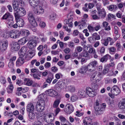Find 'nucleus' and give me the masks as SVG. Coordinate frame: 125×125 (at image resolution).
<instances>
[{
  "instance_id": "393cba45",
  "label": "nucleus",
  "mask_w": 125,
  "mask_h": 125,
  "mask_svg": "<svg viewBox=\"0 0 125 125\" xmlns=\"http://www.w3.org/2000/svg\"><path fill=\"white\" fill-rule=\"evenodd\" d=\"M86 20L84 19H82L81 20L78 22L79 26H81L82 27H84L86 26Z\"/></svg>"
},
{
  "instance_id": "58836bf2",
  "label": "nucleus",
  "mask_w": 125,
  "mask_h": 125,
  "mask_svg": "<svg viewBox=\"0 0 125 125\" xmlns=\"http://www.w3.org/2000/svg\"><path fill=\"white\" fill-rule=\"evenodd\" d=\"M29 21L30 22L33 26L34 27H36L37 26V23L35 19L33 20H31Z\"/></svg>"
},
{
  "instance_id": "79ce46f5",
  "label": "nucleus",
  "mask_w": 125,
  "mask_h": 125,
  "mask_svg": "<svg viewBox=\"0 0 125 125\" xmlns=\"http://www.w3.org/2000/svg\"><path fill=\"white\" fill-rule=\"evenodd\" d=\"M9 13H5L3 16L2 19H9V18L10 17V16H12Z\"/></svg>"
},
{
  "instance_id": "8fccbe9b",
  "label": "nucleus",
  "mask_w": 125,
  "mask_h": 125,
  "mask_svg": "<svg viewBox=\"0 0 125 125\" xmlns=\"http://www.w3.org/2000/svg\"><path fill=\"white\" fill-rule=\"evenodd\" d=\"M91 16L93 20H99L100 19L99 16L96 14H92Z\"/></svg>"
},
{
  "instance_id": "052dcab7",
  "label": "nucleus",
  "mask_w": 125,
  "mask_h": 125,
  "mask_svg": "<svg viewBox=\"0 0 125 125\" xmlns=\"http://www.w3.org/2000/svg\"><path fill=\"white\" fill-rule=\"evenodd\" d=\"M122 13L120 11H118L116 14V15L117 17L119 18H121L122 17Z\"/></svg>"
},
{
  "instance_id": "774afa93",
  "label": "nucleus",
  "mask_w": 125,
  "mask_h": 125,
  "mask_svg": "<svg viewBox=\"0 0 125 125\" xmlns=\"http://www.w3.org/2000/svg\"><path fill=\"white\" fill-rule=\"evenodd\" d=\"M59 119L62 123H63L66 121L65 118L62 116H61L59 117Z\"/></svg>"
},
{
  "instance_id": "de8ad7c7",
  "label": "nucleus",
  "mask_w": 125,
  "mask_h": 125,
  "mask_svg": "<svg viewBox=\"0 0 125 125\" xmlns=\"http://www.w3.org/2000/svg\"><path fill=\"white\" fill-rule=\"evenodd\" d=\"M68 46L71 48H73L74 47L75 45L74 43L72 42L71 41L68 43Z\"/></svg>"
},
{
  "instance_id": "423d86ee",
  "label": "nucleus",
  "mask_w": 125,
  "mask_h": 125,
  "mask_svg": "<svg viewBox=\"0 0 125 125\" xmlns=\"http://www.w3.org/2000/svg\"><path fill=\"white\" fill-rule=\"evenodd\" d=\"M34 13L37 15L42 14L44 12V10L42 7L40 5L34 7L33 9Z\"/></svg>"
},
{
  "instance_id": "f257e3e1",
  "label": "nucleus",
  "mask_w": 125,
  "mask_h": 125,
  "mask_svg": "<svg viewBox=\"0 0 125 125\" xmlns=\"http://www.w3.org/2000/svg\"><path fill=\"white\" fill-rule=\"evenodd\" d=\"M15 19L18 21L20 17L24 16L26 14L24 9L23 7H19L18 9L14 12Z\"/></svg>"
},
{
  "instance_id": "37998d69",
  "label": "nucleus",
  "mask_w": 125,
  "mask_h": 125,
  "mask_svg": "<svg viewBox=\"0 0 125 125\" xmlns=\"http://www.w3.org/2000/svg\"><path fill=\"white\" fill-rule=\"evenodd\" d=\"M92 36L94 37L95 40H99L100 39V36L97 33H95L93 34Z\"/></svg>"
},
{
  "instance_id": "5fc2aeb1",
  "label": "nucleus",
  "mask_w": 125,
  "mask_h": 125,
  "mask_svg": "<svg viewBox=\"0 0 125 125\" xmlns=\"http://www.w3.org/2000/svg\"><path fill=\"white\" fill-rule=\"evenodd\" d=\"M56 17V14L54 13H52L50 15V18L51 20L54 19Z\"/></svg>"
},
{
  "instance_id": "bf43d9fd",
  "label": "nucleus",
  "mask_w": 125,
  "mask_h": 125,
  "mask_svg": "<svg viewBox=\"0 0 125 125\" xmlns=\"http://www.w3.org/2000/svg\"><path fill=\"white\" fill-rule=\"evenodd\" d=\"M14 63L13 62H9L8 64V66L9 68L12 69L13 68L14 66Z\"/></svg>"
},
{
  "instance_id": "2eb2a0df",
  "label": "nucleus",
  "mask_w": 125,
  "mask_h": 125,
  "mask_svg": "<svg viewBox=\"0 0 125 125\" xmlns=\"http://www.w3.org/2000/svg\"><path fill=\"white\" fill-rule=\"evenodd\" d=\"M47 94L51 97H54L58 94V93L52 89L48 90L47 91Z\"/></svg>"
},
{
  "instance_id": "72a5a7b5",
  "label": "nucleus",
  "mask_w": 125,
  "mask_h": 125,
  "mask_svg": "<svg viewBox=\"0 0 125 125\" xmlns=\"http://www.w3.org/2000/svg\"><path fill=\"white\" fill-rule=\"evenodd\" d=\"M88 47L89 48V49L88 51V52L91 54H94L96 53L95 49L93 47L91 46V47H90V45H88Z\"/></svg>"
},
{
  "instance_id": "2f4dec72",
  "label": "nucleus",
  "mask_w": 125,
  "mask_h": 125,
  "mask_svg": "<svg viewBox=\"0 0 125 125\" xmlns=\"http://www.w3.org/2000/svg\"><path fill=\"white\" fill-rule=\"evenodd\" d=\"M8 42L7 41L4 42V43L2 44L1 47L2 51H5L6 49L8 47Z\"/></svg>"
},
{
  "instance_id": "c03bdc74",
  "label": "nucleus",
  "mask_w": 125,
  "mask_h": 125,
  "mask_svg": "<svg viewBox=\"0 0 125 125\" xmlns=\"http://www.w3.org/2000/svg\"><path fill=\"white\" fill-rule=\"evenodd\" d=\"M114 33L115 34H116L117 35H118L119 31V29L118 27L116 26H115L114 27Z\"/></svg>"
},
{
  "instance_id": "c85d7f7f",
  "label": "nucleus",
  "mask_w": 125,
  "mask_h": 125,
  "mask_svg": "<svg viewBox=\"0 0 125 125\" xmlns=\"http://www.w3.org/2000/svg\"><path fill=\"white\" fill-rule=\"evenodd\" d=\"M27 48L25 46H23L21 49L20 50L21 53V54L22 55L21 57H23L25 55V53L27 51Z\"/></svg>"
},
{
  "instance_id": "473e14b6",
  "label": "nucleus",
  "mask_w": 125,
  "mask_h": 125,
  "mask_svg": "<svg viewBox=\"0 0 125 125\" xmlns=\"http://www.w3.org/2000/svg\"><path fill=\"white\" fill-rule=\"evenodd\" d=\"M24 81L26 82V85L29 86H31L33 83L32 80H30L29 79L25 78Z\"/></svg>"
},
{
  "instance_id": "e2e57ef3",
  "label": "nucleus",
  "mask_w": 125,
  "mask_h": 125,
  "mask_svg": "<svg viewBox=\"0 0 125 125\" xmlns=\"http://www.w3.org/2000/svg\"><path fill=\"white\" fill-rule=\"evenodd\" d=\"M103 57L106 61L108 59H110L111 58V56L108 54H107Z\"/></svg>"
},
{
  "instance_id": "864d4df0",
  "label": "nucleus",
  "mask_w": 125,
  "mask_h": 125,
  "mask_svg": "<svg viewBox=\"0 0 125 125\" xmlns=\"http://www.w3.org/2000/svg\"><path fill=\"white\" fill-rule=\"evenodd\" d=\"M8 88L10 90L11 92H9V91H8L7 92L8 93H11L12 92V90L13 89V85L11 84H11H10Z\"/></svg>"
},
{
  "instance_id": "aec40b11",
  "label": "nucleus",
  "mask_w": 125,
  "mask_h": 125,
  "mask_svg": "<svg viewBox=\"0 0 125 125\" xmlns=\"http://www.w3.org/2000/svg\"><path fill=\"white\" fill-rule=\"evenodd\" d=\"M65 107H67V112L68 114H70L73 111L74 108L72 104H67L66 105Z\"/></svg>"
},
{
  "instance_id": "6e6552de",
  "label": "nucleus",
  "mask_w": 125,
  "mask_h": 125,
  "mask_svg": "<svg viewBox=\"0 0 125 125\" xmlns=\"http://www.w3.org/2000/svg\"><path fill=\"white\" fill-rule=\"evenodd\" d=\"M87 92V95L91 97H93L96 95V93L95 92L94 90L89 87H87L86 88Z\"/></svg>"
},
{
  "instance_id": "412c9836",
  "label": "nucleus",
  "mask_w": 125,
  "mask_h": 125,
  "mask_svg": "<svg viewBox=\"0 0 125 125\" xmlns=\"http://www.w3.org/2000/svg\"><path fill=\"white\" fill-rule=\"evenodd\" d=\"M78 95L79 96L83 98H84L87 96V92L86 91L83 90H80L78 92Z\"/></svg>"
},
{
  "instance_id": "39448f33",
  "label": "nucleus",
  "mask_w": 125,
  "mask_h": 125,
  "mask_svg": "<svg viewBox=\"0 0 125 125\" xmlns=\"http://www.w3.org/2000/svg\"><path fill=\"white\" fill-rule=\"evenodd\" d=\"M67 16L69 19L68 20H65L64 21V24H68L69 27H72L73 26L72 22L73 20V16L71 14L69 13L68 15Z\"/></svg>"
},
{
  "instance_id": "338daca9",
  "label": "nucleus",
  "mask_w": 125,
  "mask_h": 125,
  "mask_svg": "<svg viewBox=\"0 0 125 125\" xmlns=\"http://www.w3.org/2000/svg\"><path fill=\"white\" fill-rule=\"evenodd\" d=\"M39 25L41 27L44 28L45 26V23L43 21H42L40 22L39 24Z\"/></svg>"
},
{
  "instance_id": "5701e85b",
  "label": "nucleus",
  "mask_w": 125,
  "mask_h": 125,
  "mask_svg": "<svg viewBox=\"0 0 125 125\" xmlns=\"http://www.w3.org/2000/svg\"><path fill=\"white\" fill-rule=\"evenodd\" d=\"M19 32L20 34L25 36H28L30 34L29 31L25 29L21 30Z\"/></svg>"
},
{
  "instance_id": "a878e982",
  "label": "nucleus",
  "mask_w": 125,
  "mask_h": 125,
  "mask_svg": "<svg viewBox=\"0 0 125 125\" xmlns=\"http://www.w3.org/2000/svg\"><path fill=\"white\" fill-rule=\"evenodd\" d=\"M34 112H29L28 114V117L29 121L33 120L35 117V114Z\"/></svg>"
},
{
  "instance_id": "bb28decb",
  "label": "nucleus",
  "mask_w": 125,
  "mask_h": 125,
  "mask_svg": "<svg viewBox=\"0 0 125 125\" xmlns=\"http://www.w3.org/2000/svg\"><path fill=\"white\" fill-rule=\"evenodd\" d=\"M39 103L40 104H45L44 100V97L43 94H40L39 96Z\"/></svg>"
},
{
  "instance_id": "69168bd1",
  "label": "nucleus",
  "mask_w": 125,
  "mask_h": 125,
  "mask_svg": "<svg viewBox=\"0 0 125 125\" xmlns=\"http://www.w3.org/2000/svg\"><path fill=\"white\" fill-rule=\"evenodd\" d=\"M116 46L117 47V50L118 51H120V49H121V46L120 44L119 43H117Z\"/></svg>"
},
{
  "instance_id": "c9c22d12",
  "label": "nucleus",
  "mask_w": 125,
  "mask_h": 125,
  "mask_svg": "<svg viewBox=\"0 0 125 125\" xmlns=\"http://www.w3.org/2000/svg\"><path fill=\"white\" fill-rule=\"evenodd\" d=\"M28 18L29 21L33 20L34 19L33 14L31 12H29L28 14Z\"/></svg>"
},
{
  "instance_id": "f704fd0d",
  "label": "nucleus",
  "mask_w": 125,
  "mask_h": 125,
  "mask_svg": "<svg viewBox=\"0 0 125 125\" xmlns=\"http://www.w3.org/2000/svg\"><path fill=\"white\" fill-rule=\"evenodd\" d=\"M27 41L25 37L21 39L18 41V43L21 44L23 45Z\"/></svg>"
},
{
  "instance_id": "3c124183",
  "label": "nucleus",
  "mask_w": 125,
  "mask_h": 125,
  "mask_svg": "<svg viewBox=\"0 0 125 125\" xmlns=\"http://www.w3.org/2000/svg\"><path fill=\"white\" fill-rule=\"evenodd\" d=\"M77 99L78 98L77 96L73 95L71 97V100L73 102H74L76 101Z\"/></svg>"
},
{
  "instance_id": "49530a36",
  "label": "nucleus",
  "mask_w": 125,
  "mask_h": 125,
  "mask_svg": "<svg viewBox=\"0 0 125 125\" xmlns=\"http://www.w3.org/2000/svg\"><path fill=\"white\" fill-rule=\"evenodd\" d=\"M33 125H42V122L39 120L35 122Z\"/></svg>"
},
{
  "instance_id": "4d7b16f0",
  "label": "nucleus",
  "mask_w": 125,
  "mask_h": 125,
  "mask_svg": "<svg viewBox=\"0 0 125 125\" xmlns=\"http://www.w3.org/2000/svg\"><path fill=\"white\" fill-rule=\"evenodd\" d=\"M104 110V109L103 108H102L100 109L97 112V113H96V114H97V115H101L102 114L103 112V111Z\"/></svg>"
},
{
  "instance_id": "e433bc0d",
  "label": "nucleus",
  "mask_w": 125,
  "mask_h": 125,
  "mask_svg": "<svg viewBox=\"0 0 125 125\" xmlns=\"http://www.w3.org/2000/svg\"><path fill=\"white\" fill-rule=\"evenodd\" d=\"M60 100L58 99H57L54 102L53 105V107L54 108H57L58 107L60 103Z\"/></svg>"
},
{
  "instance_id": "0eeeda50",
  "label": "nucleus",
  "mask_w": 125,
  "mask_h": 125,
  "mask_svg": "<svg viewBox=\"0 0 125 125\" xmlns=\"http://www.w3.org/2000/svg\"><path fill=\"white\" fill-rule=\"evenodd\" d=\"M97 64V62L96 61H94L90 63L87 67L88 70L90 71L94 70L95 67Z\"/></svg>"
},
{
  "instance_id": "f8f14e48",
  "label": "nucleus",
  "mask_w": 125,
  "mask_h": 125,
  "mask_svg": "<svg viewBox=\"0 0 125 125\" xmlns=\"http://www.w3.org/2000/svg\"><path fill=\"white\" fill-rule=\"evenodd\" d=\"M45 106V104L38 103L36 105V109L37 111L41 112L43 110Z\"/></svg>"
},
{
  "instance_id": "dca6fc26",
  "label": "nucleus",
  "mask_w": 125,
  "mask_h": 125,
  "mask_svg": "<svg viewBox=\"0 0 125 125\" xmlns=\"http://www.w3.org/2000/svg\"><path fill=\"white\" fill-rule=\"evenodd\" d=\"M39 0H30L29 1V4L30 5L34 8L38 6L39 3Z\"/></svg>"
},
{
  "instance_id": "7ed1b4c3",
  "label": "nucleus",
  "mask_w": 125,
  "mask_h": 125,
  "mask_svg": "<svg viewBox=\"0 0 125 125\" xmlns=\"http://www.w3.org/2000/svg\"><path fill=\"white\" fill-rule=\"evenodd\" d=\"M8 34L11 38L16 39L19 37L20 32L18 31H17L15 30H13L10 31Z\"/></svg>"
},
{
  "instance_id": "4be33fe9",
  "label": "nucleus",
  "mask_w": 125,
  "mask_h": 125,
  "mask_svg": "<svg viewBox=\"0 0 125 125\" xmlns=\"http://www.w3.org/2000/svg\"><path fill=\"white\" fill-rule=\"evenodd\" d=\"M12 5L14 10V12L18 9L19 7H20L19 5V2L18 1L14 2L12 3Z\"/></svg>"
},
{
  "instance_id": "09e8293b",
  "label": "nucleus",
  "mask_w": 125,
  "mask_h": 125,
  "mask_svg": "<svg viewBox=\"0 0 125 125\" xmlns=\"http://www.w3.org/2000/svg\"><path fill=\"white\" fill-rule=\"evenodd\" d=\"M82 50V48L80 46H78L76 47L75 51H77L79 52H81Z\"/></svg>"
},
{
  "instance_id": "7c9ffc66",
  "label": "nucleus",
  "mask_w": 125,
  "mask_h": 125,
  "mask_svg": "<svg viewBox=\"0 0 125 125\" xmlns=\"http://www.w3.org/2000/svg\"><path fill=\"white\" fill-rule=\"evenodd\" d=\"M87 70V66H83L82 67L79 72L81 73H85Z\"/></svg>"
},
{
  "instance_id": "603ef678",
  "label": "nucleus",
  "mask_w": 125,
  "mask_h": 125,
  "mask_svg": "<svg viewBox=\"0 0 125 125\" xmlns=\"http://www.w3.org/2000/svg\"><path fill=\"white\" fill-rule=\"evenodd\" d=\"M108 70L109 69L105 65L104 66V69L103 72V74H105L108 72Z\"/></svg>"
},
{
  "instance_id": "6ab92c4d",
  "label": "nucleus",
  "mask_w": 125,
  "mask_h": 125,
  "mask_svg": "<svg viewBox=\"0 0 125 125\" xmlns=\"http://www.w3.org/2000/svg\"><path fill=\"white\" fill-rule=\"evenodd\" d=\"M118 106L119 108L122 109H125V98L122 99L119 103Z\"/></svg>"
},
{
  "instance_id": "9d476101",
  "label": "nucleus",
  "mask_w": 125,
  "mask_h": 125,
  "mask_svg": "<svg viewBox=\"0 0 125 125\" xmlns=\"http://www.w3.org/2000/svg\"><path fill=\"white\" fill-rule=\"evenodd\" d=\"M97 13L100 18L104 19L106 16V12L104 9H102L98 11Z\"/></svg>"
},
{
  "instance_id": "a211bd4d",
  "label": "nucleus",
  "mask_w": 125,
  "mask_h": 125,
  "mask_svg": "<svg viewBox=\"0 0 125 125\" xmlns=\"http://www.w3.org/2000/svg\"><path fill=\"white\" fill-rule=\"evenodd\" d=\"M112 40V39L109 37H107L106 39H104L101 40L102 43L105 46L108 45L109 42H110Z\"/></svg>"
},
{
  "instance_id": "ea45409f",
  "label": "nucleus",
  "mask_w": 125,
  "mask_h": 125,
  "mask_svg": "<svg viewBox=\"0 0 125 125\" xmlns=\"http://www.w3.org/2000/svg\"><path fill=\"white\" fill-rule=\"evenodd\" d=\"M109 9L111 11H115L117 9V7L116 5H111L109 7Z\"/></svg>"
},
{
  "instance_id": "f03ea898",
  "label": "nucleus",
  "mask_w": 125,
  "mask_h": 125,
  "mask_svg": "<svg viewBox=\"0 0 125 125\" xmlns=\"http://www.w3.org/2000/svg\"><path fill=\"white\" fill-rule=\"evenodd\" d=\"M38 42L37 37H34L33 39L30 40L28 42V47L29 48L32 49L35 47L37 43Z\"/></svg>"
},
{
  "instance_id": "6e6d98bb",
  "label": "nucleus",
  "mask_w": 125,
  "mask_h": 125,
  "mask_svg": "<svg viewBox=\"0 0 125 125\" xmlns=\"http://www.w3.org/2000/svg\"><path fill=\"white\" fill-rule=\"evenodd\" d=\"M41 40L42 42H45L47 40V38L44 37L43 35H41L40 37Z\"/></svg>"
},
{
  "instance_id": "c756f323",
  "label": "nucleus",
  "mask_w": 125,
  "mask_h": 125,
  "mask_svg": "<svg viewBox=\"0 0 125 125\" xmlns=\"http://www.w3.org/2000/svg\"><path fill=\"white\" fill-rule=\"evenodd\" d=\"M91 119L89 117H85L83 121L84 125H89L90 124Z\"/></svg>"
},
{
  "instance_id": "1a4fd4ad",
  "label": "nucleus",
  "mask_w": 125,
  "mask_h": 125,
  "mask_svg": "<svg viewBox=\"0 0 125 125\" xmlns=\"http://www.w3.org/2000/svg\"><path fill=\"white\" fill-rule=\"evenodd\" d=\"M102 78L101 73L99 72H95L91 76V79L95 78L96 80H100Z\"/></svg>"
},
{
  "instance_id": "b1692460",
  "label": "nucleus",
  "mask_w": 125,
  "mask_h": 125,
  "mask_svg": "<svg viewBox=\"0 0 125 125\" xmlns=\"http://www.w3.org/2000/svg\"><path fill=\"white\" fill-rule=\"evenodd\" d=\"M10 17L9 18V19L7 20V22L9 26L12 27V25L13 24L14 21L13 17L12 16H10Z\"/></svg>"
},
{
  "instance_id": "a19ab883",
  "label": "nucleus",
  "mask_w": 125,
  "mask_h": 125,
  "mask_svg": "<svg viewBox=\"0 0 125 125\" xmlns=\"http://www.w3.org/2000/svg\"><path fill=\"white\" fill-rule=\"evenodd\" d=\"M69 91L71 92H74L75 90V88L74 86H69L68 87Z\"/></svg>"
},
{
  "instance_id": "a18cd8bd",
  "label": "nucleus",
  "mask_w": 125,
  "mask_h": 125,
  "mask_svg": "<svg viewBox=\"0 0 125 125\" xmlns=\"http://www.w3.org/2000/svg\"><path fill=\"white\" fill-rule=\"evenodd\" d=\"M124 65L122 63H119L118 65L117 68L119 70H122L124 68Z\"/></svg>"
},
{
  "instance_id": "0e129e2a",
  "label": "nucleus",
  "mask_w": 125,
  "mask_h": 125,
  "mask_svg": "<svg viewBox=\"0 0 125 125\" xmlns=\"http://www.w3.org/2000/svg\"><path fill=\"white\" fill-rule=\"evenodd\" d=\"M115 65L114 62H111L110 63L108 64L107 65H106V66L108 67H113Z\"/></svg>"
},
{
  "instance_id": "4c0bfd02",
  "label": "nucleus",
  "mask_w": 125,
  "mask_h": 125,
  "mask_svg": "<svg viewBox=\"0 0 125 125\" xmlns=\"http://www.w3.org/2000/svg\"><path fill=\"white\" fill-rule=\"evenodd\" d=\"M89 42L91 43H94L95 41V39L94 36L89 37L88 38Z\"/></svg>"
},
{
  "instance_id": "4468645a",
  "label": "nucleus",
  "mask_w": 125,
  "mask_h": 125,
  "mask_svg": "<svg viewBox=\"0 0 125 125\" xmlns=\"http://www.w3.org/2000/svg\"><path fill=\"white\" fill-rule=\"evenodd\" d=\"M53 117L51 115L46 114L44 116V120L47 123H50L52 121Z\"/></svg>"
},
{
  "instance_id": "680f3d73",
  "label": "nucleus",
  "mask_w": 125,
  "mask_h": 125,
  "mask_svg": "<svg viewBox=\"0 0 125 125\" xmlns=\"http://www.w3.org/2000/svg\"><path fill=\"white\" fill-rule=\"evenodd\" d=\"M19 2V5L20 7H23L24 5V2L22 0H20L18 1Z\"/></svg>"
},
{
  "instance_id": "13d9d810",
  "label": "nucleus",
  "mask_w": 125,
  "mask_h": 125,
  "mask_svg": "<svg viewBox=\"0 0 125 125\" xmlns=\"http://www.w3.org/2000/svg\"><path fill=\"white\" fill-rule=\"evenodd\" d=\"M51 66V64L50 62H47L44 65V66L46 68H49Z\"/></svg>"
},
{
  "instance_id": "f3484780",
  "label": "nucleus",
  "mask_w": 125,
  "mask_h": 125,
  "mask_svg": "<svg viewBox=\"0 0 125 125\" xmlns=\"http://www.w3.org/2000/svg\"><path fill=\"white\" fill-rule=\"evenodd\" d=\"M24 62V59L21 57H19L17 60L16 62L17 67H19L22 65Z\"/></svg>"
},
{
  "instance_id": "cd10ccee",
  "label": "nucleus",
  "mask_w": 125,
  "mask_h": 125,
  "mask_svg": "<svg viewBox=\"0 0 125 125\" xmlns=\"http://www.w3.org/2000/svg\"><path fill=\"white\" fill-rule=\"evenodd\" d=\"M19 21H17V23L19 27H22L24 26V20L21 18H19Z\"/></svg>"
},
{
  "instance_id": "9b49d317",
  "label": "nucleus",
  "mask_w": 125,
  "mask_h": 125,
  "mask_svg": "<svg viewBox=\"0 0 125 125\" xmlns=\"http://www.w3.org/2000/svg\"><path fill=\"white\" fill-rule=\"evenodd\" d=\"M11 49L14 51H17L20 48V45L18 43L14 41L12 42L11 44Z\"/></svg>"
},
{
  "instance_id": "20e7f679",
  "label": "nucleus",
  "mask_w": 125,
  "mask_h": 125,
  "mask_svg": "<svg viewBox=\"0 0 125 125\" xmlns=\"http://www.w3.org/2000/svg\"><path fill=\"white\" fill-rule=\"evenodd\" d=\"M111 91V94L109 93L110 96H111L112 94L115 95H118L120 92V91L119 88L116 85H115L112 87Z\"/></svg>"
},
{
  "instance_id": "ddd939ff",
  "label": "nucleus",
  "mask_w": 125,
  "mask_h": 125,
  "mask_svg": "<svg viewBox=\"0 0 125 125\" xmlns=\"http://www.w3.org/2000/svg\"><path fill=\"white\" fill-rule=\"evenodd\" d=\"M34 106L33 104L31 103H29L26 106V110L27 112H34Z\"/></svg>"
}]
</instances>
